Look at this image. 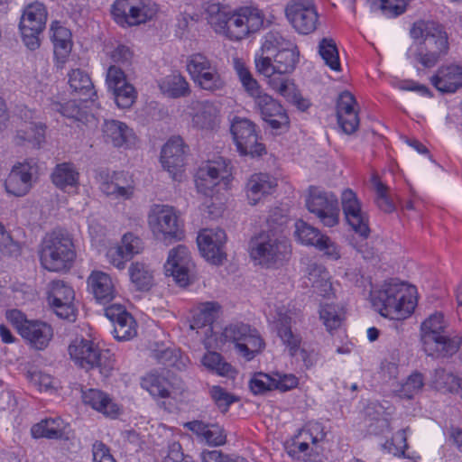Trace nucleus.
<instances>
[{"instance_id": "f257e3e1", "label": "nucleus", "mask_w": 462, "mask_h": 462, "mask_svg": "<svg viewBox=\"0 0 462 462\" xmlns=\"http://www.w3.org/2000/svg\"><path fill=\"white\" fill-rule=\"evenodd\" d=\"M372 303L382 316L396 320L404 319L416 306L414 288L392 280L372 294Z\"/></svg>"}, {"instance_id": "f03ea898", "label": "nucleus", "mask_w": 462, "mask_h": 462, "mask_svg": "<svg viewBox=\"0 0 462 462\" xmlns=\"http://www.w3.org/2000/svg\"><path fill=\"white\" fill-rule=\"evenodd\" d=\"M411 35L415 40L422 39L416 46L413 57L425 68L435 66L439 60L448 53V35L435 22L414 23Z\"/></svg>"}, {"instance_id": "7ed1b4c3", "label": "nucleus", "mask_w": 462, "mask_h": 462, "mask_svg": "<svg viewBox=\"0 0 462 462\" xmlns=\"http://www.w3.org/2000/svg\"><path fill=\"white\" fill-rule=\"evenodd\" d=\"M421 332L423 350L429 356H452L460 348L462 337L451 336L447 331V322L440 312L430 315L422 322Z\"/></svg>"}, {"instance_id": "20e7f679", "label": "nucleus", "mask_w": 462, "mask_h": 462, "mask_svg": "<svg viewBox=\"0 0 462 462\" xmlns=\"http://www.w3.org/2000/svg\"><path fill=\"white\" fill-rule=\"evenodd\" d=\"M146 222L156 240L171 243L181 241L185 236L180 214L171 205L154 203L150 206Z\"/></svg>"}, {"instance_id": "39448f33", "label": "nucleus", "mask_w": 462, "mask_h": 462, "mask_svg": "<svg viewBox=\"0 0 462 462\" xmlns=\"http://www.w3.org/2000/svg\"><path fill=\"white\" fill-rule=\"evenodd\" d=\"M68 354L76 365L85 369L98 368L104 376H108L114 369L111 352L101 349L93 339L76 337L68 346Z\"/></svg>"}, {"instance_id": "423d86ee", "label": "nucleus", "mask_w": 462, "mask_h": 462, "mask_svg": "<svg viewBox=\"0 0 462 462\" xmlns=\"http://www.w3.org/2000/svg\"><path fill=\"white\" fill-rule=\"evenodd\" d=\"M76 253L71 237L63 233H52L42 243L40 260L50 272H62L70 268Z\"/></svg>"}, {"instance_id": "0eeeda50", "label": "nucleus", "mask_w": 462, "mask_h": 462, "mask_svg": "<svg viewBox=\"0 0 462 462\" xmlns=\"http://www.w3.org/2000/svg\"><path fill=\"white\" fill-rule=\"evenodd\" d=\"M291 248L289 241L274 234L261 233L252 239L250 255L258 264L266 268L278 267L287 262Z\"/></svg>"}, {"instance_id": "6e6552de", "label": "nucleus", "mask_w": 462, "mask_h": 462, "mask_svg": "<svg viewBox=\"0 0 462 462\" xmlns=\"http://www.w3.org/2000/svg\"><path fill=\"white\" fill-rule=\"evenodd\" d=\"M5 317L18 334L33 349L44 350L53 339V328L45 321L28 319L25 315L18 310L6 311Z\"/></svg>"}, {"instance_id": "1a4fd4ad", "label": "nucleus", "mask_w": 462, "mask_h": 462, "mask_svg": "<svg viewBox=\"0 0 462 462\" xmlns=\"http://www.w3.org/2000/svg\"><path fill=\"white\" fill-rule=\"evenodd\" d=\"M158 6L151 0H116L111 6L115 22L122 27H133L153 19Z\"/></svg>"}, {"instance_id": "9d476101", "label": "nucleus", "mask_w": 462, "mask_h": 462, "mask_svg": "<svg viewBox=\"0 0 462 462\" xmlns=\"http://www.w3.org/2000/svg\"><path fill=\"white\" fill-rule=\"evenodd\" d=\"M141 387L155 400H167L171 405H177L184 399L183 382L173 375L162 373H149L141 380Z\"/></svg>"}, {"instance_id": "9b49d317", "label": "nucleus", "mask_w": 462, "mask_h": 462, "mask_svg": "<svg viewBox=\"0 0 462 462\" xmlns=\"http://www.w3.org/2000/svg\"><path fill=\"white\" fill-rule=\"evenodd\" d=\"M224 161L217 160L201 164L194 176L196 189L207 197H213L228 189V175Z\"/></svg>"}, {"instance_id": "f8f14e48", "label": "nucleus", "mask_w": 462, "mask_h": 462, "mask_svg": "<svg viewBox=\"0 0 462 462\" xmlns=\"http://www.w3.org/2000/svg\"><path fill=\"white\" fill-rule=\"evenodd\" d=\"M47 16L45 5L39 1L32 2L23 7L19 28L23 42L28 49L34 51L39 48V36L45 28Z\"/></svg>"}, {"instance_id": "ddd939ff", "label": "nucleus", "mask_w": 462, "mask_h": 462, "mask_svg": "<svg viewBox=\"0 0 462 462\" xmlns=\"http://www.w3.org/2000/svg\"><path fill=\"white\" fill-rule=\"evenodd\" d=\"M194 266L189 247L178 245L168 251L163 272L165 276L172 278L178 285L186 287L190 283Z\"/></svg>"}, {"instance_id": "4468645a", "label": "nucleus", "mask_w": 462, "mask_h": 462, "mask_svg": "<svg viewBox=\"0 0 462 462\" xmlns=\"http://www.w3.org/2000/svg\"><path fill=\"white\" fill-rule=\"evenodd\" d=\"M306 207L325 226L333 227L339 222L338 200L331 192L311 187L306 199Z\"/></svg>"}, {"instance_id": "2eb2a0df", "label": "nucleus", "mask_w": 462, "mask_h": 462, "mask_svg": "<svg viewBox=\"0 0 462 462\" xmlns=\"http://www.w3.org/2000/svg\"><path fill=\"white\" fill-rule=\"evenodd\" d=\"M39 163L34 158L17 162L5 180V189L9 195L23 197L29 193L39 175Z\"/></svg>"}, {"instance_id": "dca6fc26", "label": "nucleus", "mask_w": 462, "mask_h": 462, "mask_svg": "<svg viewBox=\"0 0 462 462\" xmlns=\"http://www.w3.org/2000/svg\"><path fill=\"white\" fill-rule=\"evenodd\" d=\"M188 152V146L180 136L170 138L162 148L160 156L162 166L176 181H182L186 177Z\"/></svg>"}, {"instance_id": "f3484780", "label": "nucleus", "mask_w": 462, "mask_h": 462, "mask_svg": "<svg viewBox=\"0 0 462 462\" xmlns=\"http://www.w3.org/2000/svg\"><path fill=\"white\" fill-rule=\"evenodd\" d=\"M233 140L241 155L258 158L267 153L263 143L258 142L255 125L246 118H233Z\"/></svg>"}, {"instance_id": "a211bd4d", "label": "nucleus", "mask_w": 462, "mask_h": 462, "mask_svg": "<svg viewBox=\"0 0 462 462\" xmlns=\"http://www.w3.org/2000/svg\"><path fill=\"white\" fill-rule=\"evenodd\" d=\"M285 15L292 27L302 34L313 32L319 23V14L314 0H290Z\"/></svg>"}, {"instance_id": "6ab92c4d", "label": "nucleus", "mask_w": 462, "mask_h": 462, "mask_svg": "<svg viewBox=\"0 0 462 462\" xmlns=\"http://www.w3.org/2000/svg\"><path fill=\"white\" fill-rule=\"evenodd\" d=\"M47 301L51 310L60 319L74 321L77 316L75 291L62 281L50 284Z\"/></svg>"}, {"instance_id": "aec40b11", "label": "nucleus", "mask_w": 462, "mask_h": 462, "mask_svg": "<svg viewBox=\"0 0 462 462\" xmlns=\"http://www.w3.org/2000/svg\"><path fill=\"white\" fill-rule=\"evenodd\" d=\"M181 116L190 127L202 132L216 130L221 121L218 107L209 102L192 101Z\"/></svg>"}, {"instance_id": "412c9836", "label": "nucleus", "mask_w": 462, "mask_h": 462, "mask_svg": "<svg viewBox=\"0 0 462 462\" xmlns=\"http://www.w3.org/2000/svg\"><path fill=\"white\" fill-rule=\"evenodd\" d=\"M219 312V306L213 302L203 304L199 314L194 318L190 325L191 329L205 328L204 333L207 335L208 331L212 333L210 337H207L205 344L209 346L219 347L227 342L229 337V330L227 328L219 334V326L214 323Z\"/></svg>"}, {"instance_id": "4be33fe9", "label": "nucleus", "mask_w": 462, "mask_h": 462, "mask_svg": "<svg viewBox=\"0 0 462 462\" xmlns=\"http://www.w3.org/2000/svg\"><path fill=\"white\" fill-rule=\"evenodd\" d=\"M226 233L218 228H205L199 232L197 245L200 255L208 263L220 265L226 260Z\"/></svg>"}, {"instance_id": "5701e85b", "label": "nucleus", "mask_w": 462, "mask_h": 462, "mask_svg": "<svg viewBox=\"0 0 462 462\" xmlns=\"http://www.w3.org/2000/svg\"><path fill=\"white\" fill-rule=\"evenodd\" d=\"M233 343L237 355L247 362L261 354L265 347L259 332L243 322L233 325Z\"/></svg>"}, {"instance_id": "b1692460", "label": "nucleus", "mask_w": 462, "mask_h": 462, "mask_svg": "<svg viewBox=\"0 0 462 462\" xmlns=\"http://www.w3.org/2000/svg\"><path fill=\"white\" fill-rule=\"evenodd\" d=\"M264 15L254 5H245L233 11V41L249 38L263 26Z\"/></svg>"}, {"instance_id": "393cba45", "label": "nucleus", "mask_w": 462, "mask_h": 462, "mask_svg": "<svg viewBox=\"0 0 462 462\" xmlns=\"http://www.w3.org/2000/svg\"><path fill=\"white\" fill-rule=\"evenodd\" d=\"M87 290L96 303L106 305L118 295L117 280L106 272L94 270L87 278Z\"/></svg>"}, {"instance_id": "a878e982", "label": "nucleus", "mask_w": 462, "mask_h": 462, "mask_svg": "<svg viewBox=\"0 0 462 462\" xmlns=\"http://www.w3.org/2000/svg\"><path fill=\"white\" fill-rule=\"evenodd\" d=\"M341 204L343 213L348 225L362 237L366 238L370 234L368 217L361 209V204L356 194L350 189L342 192Z\"/></svg>"}, {"instance_id": "bb28decb", "label": "nucleus", "mask_w": 462, "mask_h": 462, "mask_svg": "<svg viewBox=\"0 0 462 462\" xmlns=\"http://www.w3.org/2000/svg\"><path fill=\"white\" fill-rule=\"evenodd\" d=\"M100 178V189L108 198L127 200L133 197L134 188L128 173L117 171L111 174H101Z\"/></svg>"}, {"instance_id": "cd10ccee", "label": "nucleus", "mask_w": 462, "mask_h": 462, "mask_svg": "<svg viewBox=\"0 0 462 462\" xmlns=\"http://www.w3.org/2000/svg\"><path fill=\"white\" fill-rule=\"evenodd\" d=\"M262 118L273 130L289 128L290 118L283 106L267 93L262 94L254 100Z\"/></svg>"}, {"instance_id": "c85d7f7f", "label": "nucleus", "mask_w": 462, "mask_h": 462, "mask_svg": "<svg viewBox=\"0 0 462 462\" xmlns=\"http://www.w3.org/2000/svg\"><path fill=\"white\" fill-rule=\"evenodd\" d=\"M106 316L114 324V335L117 340H129L136 336V323L124 306L113 304L106 309Z\"/></svg>"}, {"instance_id": "c756f323", "label": "nucleus", "mask_w": 462, "mask_h": 462, "mask_svg": "<svg viewBox=\"0 0 462 462\" xmlns=\"http://www.w3.org/2000/svg\"><path fill=\"white\" fill-rule=\"evenodd\" d=\"M81 399L85 405L106 417L116 418L121 412L120 406L107 393L102 390L94 388L83 390Z\"/></svg>"}, {"instance_id": "7c9ffc66", "label": "nucleus", "mask_w": 462, "mask_h": 462, "mask_svg": "<svg viewBox=\"0 0 462 462\" xmlns=\"http://www.w3.org/2000/svg\"><path fill=\"white\" fill-rule=\"evenodd\" d=\"M103 137L115 147L130 148L136 143L134 131L125 123L117 120H106L102 126Z\"/></svg>"}, {"instance_id": "2f4dec72", "label": "nucleus", "mask_w": 462, "mask_h": 462, "mask_svg": "<svg viewBox=\"0 0 462 462\" xmlns=\"http://www.w3.org/2000/svg\"><path fill=\"white\" fill-rule=\"evenodd\" d=\"M206 19L212 30L218 35L229 38L231 7L228 4L209 2L205 7Z\"/></svg>"}, {"instance_id": "473e14b6", "label": "nucleus", "mask_w": 462, "mask_h": 462, "mask_svg": "<svg viewBox=\"0 0 462 462\" xmlns=\"http://www.w3.org/2000/svg\"><path fill=\"white\" fill-rule=\"evenodd\" d=\"M51 32L57 66L63 68L72 49L71 32L58 21L51 23Z\"/></svg>"}, {"instance_id": "72a5a7b5", "label": "nucleus", "mask_w": 462, "mask_h": 462, "mask_svg": "<svg viewBox=\"0 0 462 462\" xmlns=\"http://www.w3.org/2000/svg\"><path fill=\"white\" fill-rule=\"evenodd\" d=\"M430 81L439 91L453 93L462 87V67L455 64L442 66Z\"/></svg>"}, {"instance_id": "f704fd0d", "label": "nucleus", "mask_w": 462, "mask_h": 462, "mask_svg": "<svg viewBox=\"0 0 462 462\" xmlns=\"http://www.w3.org/2000/svg\"><path fill=\"white\" fill-rule=\"evenodd\" d=\"M157 86L161 94L169 98L185 97L190 94L189 83L179 70L161 77Z\"/></svg>"}, {"instance_id": "c9c22d12", "label": "nucleus", "mask_w": 462, "mask_h": 462, "mask_svg": "<svg viewBox=\"0 0 462 462\" xmlns=\"http://www.w3.org/2000/svg\"><path fill=\"white\" fill-rule=\"evenodd\" d=\"M52 183L65 192H78L80 173L71 162H62L55 166L51 173Z\"/></svg>"}, {"instance_id": "e433bc0d", "label": "nucleus", "mask_w": 462, "mask_h": 462, "mask_svg": "<svg viewBox=\"0 0 462 462\" xmlns=\"http://www.w3.org/2000/svg\"><path fill=\"white\" fill-rule=\"evenodd\" d=\"M277 186L276 180L268 173L253 174L246 184V194L251 205L258 203Z\"/></svg>"}, {"instance_id": "4c0bfd02", "label": "nucleus", "mask_w": 462, "mask_h": 462, "mask_svg": "<svg viewBox=\"0 0 462 462\" xmlns=\"http://www.w3.org/2000/svg\"><path fill=\"white\" fill-rule=\"evenodd\" d=\"M128 275L133 287L139 291H149L155 284V270L148 263L136 261L128 267Z\"/></svg>"}, {"instance_id": "58836bf2", "label": "nucleus", "mask_w": 462, "mask_h": 462, "mask_svg": "<svg viewBox=\"0 0 462 462\" xmlns=\"http://www.w3.org/2000/svg\"><path fill=\"white\" fill-rule=\"evenodd\" d=\"M184 426L208 445L219 446L226 441V436L219 425H209L199 420H194L185 423Z\"/></svg>"}, {"instance_id": "ea45409f", "label": "nucleus", "mask_w": 462, "mask_h": 462, "mask_svg": "<svg viewBox=\"0 0 462 462\" xmlns=\"http://www.w3.org/2000/svg\"><path fill=\"white\" fill-rule=\"evenodd\" d=\"M68 84L71 92L82 100H87L96 95L90 77L80 69H73L69 71Z\"/></svg>"}, {"instance_id": "a19ab883", "label": "nucleus", "mask_w": 462, "mask_h": 462, "mask_svg": "<svg viewBox=\"0 0 462 462\" xmlns=\"http://www.w3.org/2000/svg\"><path fill=\"white\" fill-rule=\"evenodd\" d=\"M67 427V423L62 419L56 417L42 420L34 424L31 429V433L35 439H58L65 433Z\"/></svg>"}, {"instance_id": "79ce46f5", "label": "nucleus", "mask_w": 462, "mask_h": 462, "mask_svg": "<svg viewBox=\"0 0 462 462\" xmlns=\"http://www.w3.org/2000/svg\"><path fill=\"white\" fill-rule=\"evenodd\" d=\"M299 60L296 46L291 42L286 48L279 50L274 56L276 71L279 74H287L294 70Z\"/></svg>"}, {"instance_id": "37998d69", "label": "nucleus", "mask_w": 462, "mask_h": 462, "mask_svg": "<svg viewBox=\"0 0 462 462\" xmlns=\"http://www.w3.org/2000/svg\"><path fill=\"white\" fill-rule=\"evenodd\" d=\"M235 69L245 91L248 96L253 97L254 100L264 93L250 70L239 60L235 62Z\"/></svg>"}, {"instance_id": "c03bdc74", "label": "nucleus", "mask_w": 462, "mask_h": 462, "mask_svg": "<svg viewBox=\"0 0 462 462\" xmlns=\"http://www.w3.org/2000/svg\"><path fill=\"white\" fill-rule=\"evenodd\" d=\"M212 66L211 61L206 56L194 53L187 57L185 67L196 85L200 80V75L206 74Z\"/></svg>"}, {"instance_id": "a18cd8bd", "label": "nucleus", "mask_w": 462, "mask_h": 462, "mask_svg": "<svg viewBox=\"0 0 462 462\" xmlns=\"http://www.w3.org/2000/svg\"><path fill=\"white\" fill-rule=\"evenodd\" d=\"M212 66L211 61L206 56L194 53L187 57L185 67L196 85L200 80V75L206 74Z\"/></svg>"}, {"instance_id": "49530a36", "label": "nucleus", "mask_w": 462, "mask_h": 462, "mask_svg": "<svg viewBox=\"0 0 462 462\" xmlns=\"http://www.w3.org/2000/svg\"><path fill=\"white\" fill-rule=\"evenodd\" d=\"M319 53L332 70H341L338 50L333 39L323 38L319 43Z\"/></svg>"}, {"instance_id": "de8ad7c7", "label": "nucleus", "mask_w": 462, "mask_h": 462, "mask_svg": "<svg viewBox=\"0 0 462 462\" xmlns=\"http://www.w3.org/2000/svg\"><path fill=\"white\" fill-rule=\"evenodd\" d=\"M88 231L93 246L101 251L106 242L107 229L103 220L97 216H89L88 217Z\"/></svg>"}, {"instance_id": "09e8293b", "label": "nucleus", "mask_w": 462, "mask_h": 462, "mask_svg": "<svg viewBox=\"0 0 462 462\" xmlns=\"http://www.w3.org/2000/svg\"><path fill=\"white\" fill-rule=\"evenodd\" d=\"M453 373L446 371L442 367L436 368L430 374V384L437 391L449 393L454 389L457 380Z\"/></svg>"}, {"instance_id": "8fccbe9b", "label": "nucleus", "mask_w": 462, "mask_h": 462, "mask_svg": "<svg viewBox=\"0 0 462 462\" xmlns=\"http://www.w3.org/2000/svg\"><path fill=\"white\" fill-rule=\"evenodd\" d=\"M308 280L311 287L319 290L324 295L331 289V283L328 282V273L321 265H310Z\"/></svg>"}, {"instance_id": "3c124183", "label": "nucleus", "mask_w": 462, "mask_h": 462, "mask_svg": "<svg viewBox=\"0 0 462 462\" xmlns=\"http://www.w3.org/2000/svg\"><path fill=\"white\" fill-rule=\"evenodd\" d=\"M294 234L300 243L313 246L317 245L322 236L318 228L303 220H298L295 223Z\"/></svg>"}, {"instance_id": "603ef678", "label": "nucleus", "mask_w": 462, "mask_h": 462, "mask_svg": "<svg viewBox=\"0 0 462 462\" xmlns=\"http://www.w3.org/2000/svg\"><path fill=\"white\" fill-rule=\"evenodd\" d=\"M119 245L129 260L142 254L144 250L143 239L133 232L125 233L120 239Z\"/></svg>"}, {"instance_id": "864d4df0", "label": "nucleus", "mask_w": 462, "mask_h": 462, "mask_svg": "<svg viewBox=\"0 0 462 462\" xmlns=\"http://www.w3.org/2000/svg\"><path fill=\"white\" fill-rule=\"evenodd\" d=\"M105 245L104 257L106 261L117 270L125 269L129 259L124 254L119 243L106 242Z\"/></svg>"}, {"instance_id": "5fc2aeb1", "label": "nucleus", "mask_w": 462, "mask_h": 462, "mask_svg": "<svg viewBox=\"0 0 462 462\" xmlns=\"http://www.w3.org/2000/svg\"><path fill=\"white\" fill-rule=\"evenodd\" d=\"M196 85L204 90L217 91L224 88L226 80L217 69L212 66L206 74L200 75V80Z\"/></svg>"}, {"instance_id": "6e6d98bb", "label": "nucleus", "mask_w": 462, "mask_h": 462, "mask_svg": "<svg viewBox=\"0 0 462 462\" xmlns=\"http://www.w3.org/2000/svg\"><path fill=\"white\" fill-rule=\"evenodd\" d=\"M424 386L423 375L420 373L411 374L398 390L399 396L402 399H412L420 393Z\"/></svg>"}, {"instance_id": "4d7b16f0", "label": "nucleus", "mask_w": 462, "mask_h": 462, "mask_svg": "<svg viewBox=\"0 0 462 462\" xmlns=\"http://www.w3.org/2000/svg\"><path fill=\"white\" fill-rule=\"evenodd\" d=\"M155 357L163 365L182 369L186 366L187 358L182 356L180 351L175 347H165L157 350Z\"/></svg>"}, {"instance_id": "13d9d810", "label": "nucleus", "mask_w": 462, "mask_h": 462, "mask_svg": "<svg viewBox=\"0 0 462 462\" xmlns=\"http://www.w3.org/2000/svg\"><path fill=\"white\" fill-rule=\"evenodd\" d=\"M115 102L119 108H130L136 101L137 91L135 88L131 84L117 88L112 92Z\"/></svg>"}, {"instance_id": "bf43d9fd", "label": "nucleus", "mask_w": 462, "mask_h": 462, "mask_svg": "<svg viewBox=\"0 0 462 462\" xmlns=\"http://www.w3.org/2000/svg\"><path fill=\"white\" fill-rule=\"evenodd\" d=\"M373 184L376 190L375 202L378 208L385 213H392L395 210V205L388 196V187L384 185L377 176H373Z\"/></svg>"}, {"instance_id": "052dcab7", "label": "nucleus", "mask_w": 462, "mask_h": 462, "mask_svg": "<svg viewBox=\"0 0 462 462\" xmlns=\"http://www.w3.org/2000/svg\"><path fill=\"white\" fill-rule=\"evenodd\" d=\"M51 109L60 113L63 116L72 118L77 121H88V116L81 110L76 101L71 100L65 104H60L58 101H52Z\"/></svg>"}, {"instance_id": "680f3d73", "label": "nucleus", "mask_w": 462, "mask_h": 462, "mask_svg": "<svg viewBox=\"0 0 462 462\" xmlns=\"http://www.w3.org/2000/svg\"><path fill=\"white\" fill-rule=\"evenodd\" d=\"M319 315L328 331L338 328L343 320L342 313L337 310L336 306L330 304L322 306Z\"/></svg>"}, {"instance_id": "e2e57ef3", "label": "nucleus", "mask_w": 462, "mask_h": 462, "mask_svg": "<svg viewBox=\"0 0 462 462\" xmlns=\"http://www.w3.org/2000/svg\"><path fill=\"white\" fill-rule=\"evenodd\" d=\"M28 379L40 392H51L57 388V382L50 374L41 371L29 372Z\"/></svg>"}, {"instance_id": "0e129e2a", "label": "nucleus", "mask_w": 462, "mask_h": 462, "mask_svg": "<svg viewBox=\"0 0 462 462\" xmlns=\"http://www.w3.org/2000/svg\"><path fill=\"white\" fill-rule=\"evenodd\" d=\"M290 41L285 40L278 32H270L264 36V41L261 47L263 54H273V51L286 48L290 45Z\"/></svg>"}, {"instance_id": "69168bd1", "label": "nucleus", "mask_w": 462, "mask_h": 462, "mask_svg": "<svg viewBox=\"0 0 462 462\" xmlns=\"http://www.w3.org/2000/svg\"><path fill=\"white\" fill-rule=\"evenodd\" d=\"M289 217L281 208H274L270 210L269 215L266 218V224L269 228L268 232H271L276 236V233L282 232L283 227L287 225Z\"/></svg>"}, {"instance_id": "338daca9", "label": "nucleus", "mask_w": 462, "mask_h": 462, "mask_svg": "<svg viewBox=\"0 0 462 462\" xmlns=\"http://www.w3.org/2000/svg\"><path fill=\"white\" fill-rule=\"evenodd\" d=\"M374 5H378L382 13L387 17H396L405 12L406 0H371Z\"/></svg>"}, {"instance_id": "774afa93", "label": "nucleus", "mask_w": 462, "mask_h": 462, "mask_svg": "<svg viewBox=\"0 0 462 462\" xmlns=\"http://www.w3.org/2000/svg\"><path fill=\"white\" fill-rule=\"evenodd\" d=\"M201 362L205 367L219 375H226L231 370L230 365L223 363L220 355L216 352L207 353Z\"/></svg>"}]
</instances>
